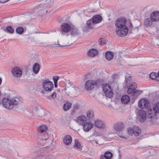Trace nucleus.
<instances>
[{"label": "nucleus", "mask_w": 159, "mask_h": 159, "mask_svg": "<svg viewBox=\"0 0 159 159\" xmlns=\"http://www.w3.org/2000/svg\"><path fill=\"white\" fill-rule=\"evenodd\" d=\"M70 32L71 35L73 36H76L79 35L80 32L78 28L75 26H72Z\"/></svg>", "instance_id": "obj_17"}, {"label": "nucleus", "mask_w": 159, "mask_h": 159, "mask_svg": "<svg viewBox=\"0 0 159 159\" xmlns=\"http://www.w3.org/2000/svg\"><path fill=\"white\" fill-rule=\"evenodd\" d=\"M2 82V79L0 77V85H1Z\"/></svg>", "instance_id": "obj_55"}, {"label": "nucleus", "mask_w": 159, "mask_h": 159, "mask_svg": "<svg viewBox=\"0 0 159 159\" xmlns=\"http://www.w3.org/2000/svg\"><path fill=\"white\" fill-rule=\"evenodd\" d=\"M47 99L50 98V99H51L50 98L49 96H48L47 97Z\"/></svg>", "instance_id": "obj_58"}, {"label": "nucleus", "mask_w": 159, "mask_h": 159, "mask_svg": "<svg viewBox=\"0 0 159 159\" xmlns=\"http://www.w3.org/2000/svg\"><path fill=\"white\" fill-rule=\"evenodd\" d=\"M154 22L152 19L150 17V18L146 19L144 22V24L145 27H148L151 26Z\"/></svg>", "instance_id": "obj_22"}, {"label": "nucleus", "mask_w": 159, "mask_h": 159, "mask_svg": "<svg viewBox=\"0 0 159 159\" xmlns=\"http://www.w3.org/2000/svg\"><path fill=\"white\" fill-rule=\"evenodd\" d=\"M59 79V76H54L53 77V79L54 82H57L58 80Z\"/></svg>", "instance_id": "obj_46"}, {"label": "nucleus", "mask_w": 159, "mask_h": 159, "mask_svg": "<svg viewBox=\"0 0 159 159\" xmlns=\"http://www.w3.org/2000/svg\"><path fill=\"white\" fill-rule=\"evenodd\" d=\"M41 93H44V91H42V92H41Z\"/></svg>", "instance_id": "obj_60"}, {"label": "nucleus", "mask_w": 159, "mask_h": 159, "mask_svg": "<svg viewBox=\"0 0 159 159\" xmlns=\"http://www.w3.org/2000/svg\"><path fill=\"white\" fill-rule=\"evenodd\" d=\"M51 98L53 99H54L56 98V93L54 92L51 95Z\"/></svg>", "instance_id": "obj_47"}, {"label": "nucleus", "mask_w": 159, "mask_h": 159, "mask_svg": "<svg viewBox=\"0 0 159 159\" xmlns=\"http://www.w3.org/2000/svg\"><path fill=\"white\" fill-rule=\"evenodd\" d=\"M153 109L155 113H159V102L154 103L153 105Z\"/></svg>", "instance_id": "obj_32"}, {"label": "nucleus", "mask_w": 159, "mask_h": 159, "mask_svg": "<svg viewBox=\"0 0 159 159\" xmlns=\"http://www.w3.org/2000/svg\"><path fill=\"white\" fill-rule=\"evenodd\" d=\"M96 84V83L95 81L93 80H88L85 84V89L87 91L91 90L94 88Z\"/></svg>", "instance_id": "obj_9"}, {"label": "nucleus", "mask_w": 159, "mask_h": 159, "mask_svg": "<svg viewBox=\"0 0 159 159\" xmlns=\"http://www.w3.org/2000/svg\"><path fill=\"white\" fill-rule=\"evenodd\" d=\"M133 132V134L135 136H138L141 133V129L138 126H134Z\"/></svg>", "instance_id": "obj_26"}, {"label": "nucleus", "mask_w": 159, "mask_h": 159, "mask_svg": "<svg viewBox=\"0 0 159 159\" xmlns=\"http://www.w3.org/2000/svg\"><path fill=\"white\" fill-rule=\"evenodd\" d=\"M125 81L127 83H128L129 82V81H128V80H127L126 78H125Z\"/></svg>", "instance_id": "obj_56"}, {"label": "nucleus", "mask_w": 159, "mask_h": 159, "mask_svg": "<svg viewBox=\"0 0 159 159\" xmlns=\"http://www.w3.org/2000/svg\"><path fill=\"white\" fill-rule=\"evenodd\" d=\"M80 106L78 104H75L73 106V109L74 111H77L80 107Z\"/></svg>", "instance_id": "obj_44"}, {"label": "nucleus", "mask_w": 159, "mask_h": 159, "mask_svg": "<svg viewBox=\"0 0 159 159\" xmlns=\"http://www.w3.org/2000/svg\"><path fill=\"white\" fill-rule=\"evenodd\" d=\"M99 53L98 51L95 49L92 48L88 52V55L91 57H94L97 56Z\"/></svg>", "instance_id": "obj_19"}, {"label": "nucleus", "mask_w": 159, "mask_h": 159, "mask_svg": "<svg viewBox=\"0 0 159 159\" xmlns=\"http://www.w3.org/2000/svg\"><path fill=\"white\" fill-rule=\"evenodd\" d=\"M72 104L71 103L67 102L64 104L63 106V110L65 111H67L69 110L71 107Z\"/></svg>", "instance_id": "obj_33"}, {"label": "nucleus", "mask_w": 159, "mask_h": 159, "mask_svg": "<svg viewBox=\"0 0 159 159\" xmlns=\"http://www.w3.org/2000/svg\"><path fill=\"white\" fill-rule=\"evenodd\" d=\"M86 115L89 120L92 119L94 117L93 112L92 111H89L87 112Z\"/></svg>", "instance_id": "obj_35"}, {"label": "nucleus", "mask_w": 159, "mask_h": 159, "mask_svg": "<svg viewBox=\"0 0 159 159\" xmlns=\"http://www.w3.org/2000/svg\"><path fill=\"white\" fill-rule=\"evenodd\" d=\"M72 142V138L69 135H66L64 138L63 140V143L66 145H68L70 144Z\"/></svg>", "instance_id": "obj_24"}, {"label": "nucleus", "mask_w": 159, "mask_h": 159, "mask_svg": "<svg viewBox=\"0 0 159 159\" xmlns=\"http://www.w3.org/2000/svg\"><path fill=\"white\" fill-rule=\"evenodd\" d=\"M47 129L48 127L44 125H42L38 128V131L40 133L39 135V138L42 142L45 141L48 139V134L46 132Z\"/></svg>", "instance_id": "obj_4"}, {"label": "nucleus", "mask_w": 159, "mask_h": 159, "mask_svg": "<svg viewBox=\"0 0 159 159\" xmlns=\"http://www.w3.org/2000/svg\"><path fill=\"white\" fill-rule=\"evenodd\" d=\"M102 90L107 97L111 98L113 96V93L111 87L108 84H106L102 87Z\"/></svg>", "instance_id": "obj_7"}, {"label": "nucleus", "mask_w": 159, "mask_h": 159, "mask_svg": "<svg viewBox=\"0 0 159 159\" xmlns=\"http://www.w3.org/2000/svg\"><path fill=\"white\" fill-rule=\"evenodd\" d=\"M129 77L130 78V76H129Z\"/></svg>", "instance_id": "obj_61"}, {"label": "nucleus", "mask_w": 159, "mask_h": 159, "mask_svg": "<svg viewBox=\"0 0 159 159\" xmlns=\"http://www.w3.org/2000/svg\"><path fill=\"white\" fill-rule=\"evenodd\" d=\"M149 76L152 80H156L157 81H159L157 79V73L154 72H151Z\"/></svg>", "instance_id": "obj_36"}, {"label": "nucleus", "mask_w": 159, "mask_h": 159, "mask_svg": "<svg viewBox=\"0 0 159 159\" xmlns=\"http://www.w3.org/2000/svg\"><path fill=\"white\" fill-rule=\"evenodd\" d=\"M47 37V35L45 33H42L38 36V42L42 44L43 41Z\"/></svg>", "instance_id": "obj_30"}, {"label": "nucleus", "mask_w": 159, "mask_h": 159, "mask_svg": "<svg viewBox=\"0 0 159 159\" xmlns=\"http://www.w3.org/2000/svg\"><path fill=\"white\" fill-rule=\"evenodd\" d=\"M94 126L98 129H104L106 128L107 125L103 121L98 119L94 121Z\"/></svg>", "instance_id": "obj_10"}, {"label": "nucleus", "mask_w": 159, "mask_h": 159, "mask_svg": "<svg viewBox=\"0 0 159 159\" xmlns=\"http://www.w3.org/2000/svg\"><path fill=\"white\" fill-rule=\"evenodd\" d=\"M157 76L159 78V71H158V73H157Z\"/></svg>", "instance_id": "obj_57"}, {"label": "nucleus", "mask_w": 159, "mask_h": 159, "mask_svg": "<svg viewBox=\"0 0 159 159\" xmlns=\"http://www.w3.org/2000/svg\"><path fill=\"white\" fill-rule=\"evenodd\" d=\"M52 3L51 0H46L43 1L40 4L41 7L39 9V14L41 16L42 15L48 13L49 11Z\"/></svg>", "instance_id": "obj_3"}, {"label": "nucleus", "mask_w": 159, "mask_h": 159, "mask_svg": "<svg viewBox=\"0 0 159 159\" xmlns=\"http://www.w3.org/2000/svg\"><path fill=\"white\" fill-rule=\"evenodd\" d=\"M12 75L15 77H20L22 75V71L19 67H15L12 68L11 70Z\"/></svg>", "instance_id": "obj_11"}, {"label": "nucleus", "mask_w": 159, "mask_h": 159, "mask_svg": "<svg viewBox=\"0 0 159 159\" xmlns=\"http://www.w3.org/2000/svg\"><path fill=\"white\" fill-rule=\"evenodd\" d=\"M40 66L38 63H35L33 66V70L35 74H37L40 69Z\"/></svg>", "instance_id": "obj_29"}, {"label": "nucleus", "mask_w": 159, "mask_h": 159, "mask_svg": "<svg viewBox=\"0 0 159 159\" xmlns=\"http://www.w3.org/2000/svg\"><path fill=\"white\" fill-rule=\"evenodd\" d=\"M72 25L66 23H63L61 26L62 31L64 32H70Z\"/></svg>", "instance_id": "obj_14"}, {"label": "nucleus", "mask_w": 159, "mask_h": 159, "mask_svg": "<svg viewBox=\"0 0 159 159\" xmlns=\"http://www.w3.org/2000/svg\"><path fill=\"white\" fill-rule=\"evenodd\" d=\"M134 60H135L136 59H138V60H143L145 59L144 57H134L133 58Z\"/></svg>", "instance_id": "obj_49"}, {"label": "nucleus", "mask_w": 159, "mask_h": 159, "mask_svg": "<svg viewBox=\"0 0 159 159\" xmlns=\"http://www.w3.org/2000/svg\"><path fill=\"white\" fill-rule=\"evenodd\" d=\"M101 20V17L99 15H97L94 16L91 20H90L92 22V24L93 25L94 24H96L100 22Z\"/></svg>", "instance_id": "obj_18"}, {"label": "nucleus", "mask_w": 159, "mask_h": 159, "mask_svg": "<svg viewBox=\"0 0 159 159\" xmlns=\"http://www.w3.org/2000/svg\"><path fill=\"white\" fill-rule=\"evenodd\" d=\"M150 17L152 18L153 21L157 22L159 21V11H155L152 13Z\"/></svg>", "instance_id": "obj_16"}, {"label": "nucleus", "mask_w": 159, "mask_h": 159, "mask_svg": "<svg viewBox=\"0 0 159 159\" xmlns=\"http://www.w3.org/2000/svg\"><path fill=\"white\" fill-rule=\"evenodd\" d=\"M58 43H59V44H67L68 45V46L69 45L68 44V43H67V42L64 40H61L59 42H58Z\"/></svg>", "instance_id": "obj_48"}, {"label": "nucleus", "mask_w": 159, "mask_h": 159, "mask_svg": "<svg viewBox=\"0 0 159 159\" xmlns=\"http://www.w3.org/2000/svg\"><path fill=\"white\" fill-rule=\"evenodd\" d=\"M16 32L19 34H21L24 32V29L21 27H18L16 30Z\"/></svg>", "instance_id": "obj_39"}, {"label": "nucleus", "mask_w": 159, "mask_h": 159, "mask_svg": "<svg viewBox=\"0 0 159 159\" xmlns=\"http://www.w3.org/2000/svg\"><path fill=\"white\" fill-rule=\"evenodd\" d=\"M149 102L148 100L145 98L140 99L139 102V107L142 108L147 107L148 105Z\"/></svg>", "instance_id": "obj_13"}, {"label": "nucleus", "mask_w": 159, "mask_h": 159, "mask_svg": "<svg viewBox=\"0 0 159 159\" xmlns=\"http://www.w3.org/2000/svg\"><path fill=\"white\" fill-rule=\"evenodd\" d=\"M108 159H111L113 157L112 153L110 152L106 151L104 154Z\"/></svg>", "instance_id": "obj_38"}, {"label": "nucleus", "mask_w": 159, "mask_h": 159, "mask_svg": "<svg viewBox=\"0 0 159 159\" xmlns=\"http://www.w3.org/2000/svg\"><path fill=\"white\" fill-rule=\"evenodd\" d=\"M140 93H141L140 92V91L136 90L134 91L133 94L134 96L135 95V96H137L138 95H139Z\"/></svg>", "instance_id": "obj_45"}, {"label": "nucleus", "mask_w": 159, "mask_h": 159, "mask_svg": "<svg viewBox=\"0 0 159 159\" xmlns=\"http://www.w3.org/2000/svg\"><path fill=\"white\" fill-rule=\"evenodd\" d=\"M75 120L79 125H83L87 121V118L84 115L78 116Z\"/></svg>", "instance_id": "obj_12"}, {"label": "nucleus", "mask_w": 159, "mask_h": 159, "mask_svg": "<svg viewBox=\"0 0 159 159\" xmlns=\"http://www.w3.org/2000/svg\"><path fill=\"white\" fill-rule=\"evenodd\" d=\"M107 60H112L114 56V53L110 51H107L105 54Z\"/></svg>", "instance_id": "obj_27"}, {"label": "nucleus", "mask_w": 159, "mask_h": 159, "mask_svg": "<svg viewBox=\"0 0 159 159\" xmlns=\"http://www.w3.org/2000/svg\"><path fill=\"white\" fill-rule=\"evenodd\" d=\"M9 0H0V2L1 3H4L6 2Z\"/></svg>", "instance_id": "obj_52"}, {"label": "nucleus", "mask_w": 159, "mask_h": 159, "mask_svg": "<svg viewBox=\"0 0 159 159\" xmlns=\"http://www.w3.org/2000/svg\"><path fill=\"white\" fill-rule=\"evenodd\" d=\"M20 102L19 99L15 97L11 98H4L2 100L4 107L8 110H11Z\"/></svg>", "instance_id": "obj_2"}, {"label": "nucleus", "mask_w": 159, "mask_h": 159, "mask_svg": "<svg viewBox=\"0 0 159 159\" xmlns=\"http://www.w3.org/2000/svg\"><path fill=\"white\" fill-rule=\"evenodd\" d=\"M53 86L52 82L48 79L45 80L43 82V87L46 91H51L53 88Z\"/></svg>", "instance_id": "obj_6"}, {"label": "nucleus", "mask_w": 159, "mask_h": 159, "mask_svg": "<svg viewBox=\"0 0 159 159\" xmlns=\"http://www.w3.org/2000/svg\"><path fill=\"white\" fill-rule=\"evenodd\" d=\"M129 23H130V26L132 27V24L130 23V21H129Z\"/></svg>", "instance_id": "obj_59"}, {"label": "nucleus", "mask_w": 159, "mask_h": 159, "mask_svg": "<svg viewBox=\"0 0 159 159\" xmlns=\"http://www.w3.org/2000/svg\"><path fill=\"white\" fill-rule=\"evenodd\" d=\"M35 115H37L38 116H43L44 115L43 111L42 110H37L36 113Z\"/></svg>", "instance_id": "obj_37"}, {"label": "nucleus", "mask_w": 159, "mask_h": 159, "mask_svg": "<svg viewBox=\"0 0 159 159\" xmlns=\"http://www.w3.org/2000/svg\"><path fill=\"white\" fill-rule=\"evenodd\" d=\"M4 31L10 34H13L14 31V29L11 26H7L6 29H4Z\"/></svg>", "instance_id": "obj_34"}, {"label": "nucleus", "mask_w": 159, "mask_h": 159, "mask_svg": "<svg viewBox=\"0 0 159 159\" xmlns=\"http://www.w3.org/2000/svg\"><path fill=\"white\" fill-rule=\"evenodd\" d=\"M91 142L93 144H94L95 143H96V144H97L98 143V141L96 140H93V141H91Z\"/></svg>", "instance_id": "obj_51"}, {"label": "nucleus", "mask_w": 159, "mask_h": 159, "mask_svg": "<svg viewBox=\"0 0 159 159\" xmlns=\"http://www.w3.org/2000/svg\"><path fill=\"white\" fill-rule=\"evenodd\" d=\"M54 86L55 88H57V82H54Z\"/></svg>", "instance_id": "obj_54"}, {"label": "nucleus", "mask_w": 159, "mask_h": 159, "mask_svg": "<svg viewBox=\"0 0 159 159\" xmlns=\"http://www.w3.org/2000/svg\"><path fill=\"white\" fill-rule=\"evenodd\" d=\"M93 25L90 20H88L87 22V25H84L83 27V30L85 32H87L89 30L93 28Z\"/></svg>", "instance_id": "obj_23"}, {"label": "nucleus", "mask_w": 159, "mask_h": 159, "mask_svg": "<svg viewBox=\"0 0 159 159\" xmlns=\"http://www.w3.org/2000/svg\"><path fill=\"white\" fill-rule=\"evenodd\" d=\"M136 88L137 85L135 83L131 84L128 89L127 90L128 93L129 94L133 93Z\"/></svg>", "instance_id": "obj_21"}, {"label": "nucleus", "mask_w": 159, "mask_h": 159, "mask_svg": "<svg viewBox=\"0 0 159 159\" xmlns=\"http://www.w3.org/2000/svg\"><path fill=\"white\" fill-rule=\"evenodd\" d=\"M137 116L139 120L141 123L144 122L146 120L147 114L146 111L143 109L138 110Z\"/></svg>", "instance_id": "obj_8"}, {"label": "nucleus", "mask_w": 159, "mask_h": 159, "mask_svg": "<svg viewBox=\"0 0 159 159\" xmlns=\"http://www.w3.org/2000/svg\"><path fill=\"white\" fill-rule=\"evenodd\" d=\"M82 125L84 130L86 132L89 131L93 126L92 123L90 122H86Z\"/></svg>", "instance_id": "obj_15"}, {"label": "nucleus", "mask_w": 159, "mask_h": 159, "mask_svg": "<svg viewBox=\"0 0 159 159\" xmlns=\"http://www.w3.org/2000/svg\"><path fill=\"white\" fill-rule=\"evenodd\" d=\"M38 56L36 54H34V56L33 57H32V58L33 59H37V58Z\"/></svg>", "instance_id": "obj_53"}, {"label": "nucleus", "mask_w": 159, "mask_h": 159, "mask_svg": "<svg viewBox=\"0 0 159 159\" xmlns=\"http://www.w3.org/2000/svg\"><path fill=\"white\" fill-rule=\"evenodd\" d=\"M113 78L116 79L119 77V75L117 74H114L112 75Z\"/></svg>", "instance_id": "obj_50"}, {"label": "nucleus", "mask_w": 159, "mask_h": 159, "mask_svg": "<svg viewBox=\"0 0 159 159\" xmlns=\"http://www.w3.org/2000/svg\"><path fill=\"white\" fill-rule=\"evenodd\" d=\"M68 45L67 44H59L57 41V42H53L51 44L48 45L47 46L51 47H63Z\"/></svg>", "instance_id": "obj_20"}, {"label": "nucleus", "mask_w": 159, "mask_h": 159, "mask_svg": "<svg viewBox=\"0 0 159 159\" xmlns=\"http://www.w3.org/2000/svg\"><path fill=\"white\" fill-rule=\"evenodd\" d=\"M80 142L77 140H75V144L74 145V147H76L77 148H79L80 147Z\"/></svg>", "instance_id": "obj_42"}, {"label": "nucleus", "mask_w": 159, "mask_h": 159, "mask_svg": "<svg viewBox=\"0 0 159 159\" xmlns=\"http://www.w3.org/2000/svg\"><path fill=\"white\" fill-rule=\"evenodd\" d=\"M98 43L100 44H106V41L103 39L100 38L98 40Z\"/></svg>", "instance_id": "obj_43"}, {"label": "nucleus", "mask_w": 159, "mask_h": 159, "mask_svg": "<svg viewBox=\"0 0 159 159\" xmlns=\"http://www.w3.org/2000/svg\"><path fill=\"white\" fill-rule=\"evenodd\" d=\"M152 43L154 45L159 46V37L153 39L152 41Z\"/></svg>", "instance_id": "obj_40"}, {"label": "nucleus", "mask_w": 159, "mask_h": 159, "mask_svg": "<svg viewBox=\"0 0 159 159\" xmlns=\"http://www.w3.org/2000/svg\"><path fill=\"white\" fill-rule=\"evenodd\" d=\"M115 25L116 32L118 36L123 37L127 34L128 29L125 18L120 17L117 19L115 22Z\"/></svg>", "instance_id": "obj_1"}, {"label": "nucleus", "mask_w": 159, "mask_h": 159, "mask_svg": "<svg viewBox=\"0 0 159 159\" xmlns=\"http://www.w3.org/2000/svg\"><path fill=\"white\" fill-rule=\"evenodd\" d=\"M124 125L121 123H118L114 125V129L117 131H121L123 130L124 128Z\"/></svg>", "instance_id": "obj_25"}, {"label": "nucleus", "mask_w": 159, "mask_h": 159, "mask_svg": "<svg viewBox=\"0 0 159 159\" xmlns=\"http://www.w3.org/2000/svg\"><path fill=\"white\" fill-rule=\"evenodd\" d=\"M129 97L127 95L123 96L121 98V101L123 104H127L130 101Z\"/></svg>", "instance_id": "obj_31"}, {"label": "nucleus", "mask_w": 159, "mask_h": 159, "mask_svg": "<svg viewBox=\"0 0 159 159\" xmlns=\"http://www.w3.org/2000/svg\"><path fill=\"white\" fill-rule=\"evenodd\" d=\"M66 93L68 96L75 95L79 91V88L70 83L64 89Z\"/></svg>", "instance_id": "obj_5"}, {"label": "nucleus", "mask_w": 159, "mask_h": 159, "mask_svg": "<svg viewBox=\"0 0 159 159\" xmlns=\"http://www.w3.org/2000/svg\"><path fill=\"white\" fill-rule=\"evenodd\" d=\"M147 114H148V117L150 118H152L154 116L156 113H155V111L151 108L147 109Z\"/></svg>", "instance_id": "obj_28"}, {"label": "nucleus", "mask_w": 159, "mask_h": 159, "mask_svg": "<svg viewBox=\"0 0 159 159\" xmlns=\"http://www.w3.org/2000/svg\"><path fill=\"white\" fill-rule=\"evenodd\" d=\"M134 131V126L133 128L129 127L127 129V132L128 134L130 135H132L133 134Z\"/></svg>", "instance_id": "obj_41"}]
</instances>
